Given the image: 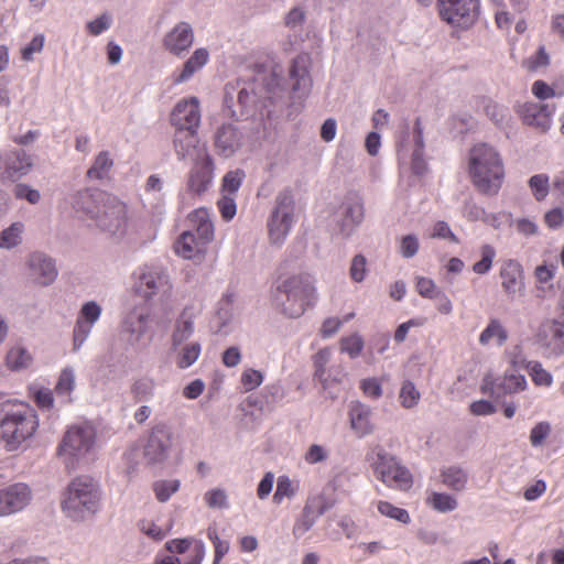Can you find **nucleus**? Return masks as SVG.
Wrapping results in <instances>:
<instances>
[{
    "mask_svg": "<svg viewBox=\"0 0 564 564\" xmlns=\"http://www.w3.org/2000/svg\"><path fill=\"white\" fill-rule=\"evenodd\" d=\"M39 426L37 414L25 403L15 400L0 403V437L8 452L26 449Z\"/></svg>",
    "mask_w": 564,
    "mask_h": 564,
    "instance_id": "f257e3e1",
    "label": "nucleus"
},
{
    "mask_svg": "<svg viewBox=\"0 0 564 564\" xmlns=\"http://www.w3.org/2000/svg\"><path fill=\"white\" fill-rule=\"evenodd\" d=\"M468 173L478 192L494 196L498 194L505 180L502 158L492 145L477 143L469 151Z\"/></svg>",
    "mask_w": 564,
    "mask_h": 564,
    "instance_id": "f03ea898",
    "label": "nucleus"
},
{
    "mask_svg": "<svg viewBox=\"0 0 564 564\" xmlns=\"http://www.w3.org/2000/svg\"><path fill=\"white\" fill-rule=\"evenodd\" d=\"M318 295L314 278L308 273H299L281 280L276 285L274 301L281 312L291 317L302 316L313 307Z\"/></svg>",
    "mask_w": 564,
    "mask_h": 564,
    "instance_id": "7ed1b4c3",
    "label": "nucleus"
},
{
    "mask_svg": "<svg viewBox=\"0 0 564 564\" xmlns=\"http://www.w3.org/2000/svg\"><path fill=\"white\" fill-rule=\"evenodd\" d=\"M101 499L99 482L91 477L79 476L68 484L62 510L70 520L82 522L99 511Z\"/></svg>",
    "mask_w": 564,
    "mask_h": 564,
    "instance_id": "20e7f679",
    "label": "nucleus"
},
{
    "mask_svg": "<svg viewBox=\"0 0 564 564\" xmlns=\"http://www.w3.org/2000/svg\"><path fill=\"white\" fill-rule=\"evenodd\" d=\"M97 432L89 422L72 424L65 431L56 454L67 468L74 469L88 460L96 447Z\"/></svg>",
    "mask_w": 564,
    "mask_h": 564,
    "instance_id": "39448f33",
    "label": "nucleus"
},
{
    "mask_svg": "<svg viewBox=\"0 0 564 564\" xmlns=\"http://www.w3.org/2000/svg\"><path fill=\"white\" fill-rule=\"evenodd\" d=\"M191 229L185 230L174 242L175 252L184 259L203 256L214 239V225L207 208H197L188 215Z\"/></svg>",
    "mask_w": 564,
    "mask_h": 564,
    "instance_id": "423d86ee",
    "label": "nucleus"
},
{
    "mask_svg": "<svg viewBox=\"0 0 564 564\" xmlns=\"http://www.w3.org/2000/svg\"><path fill=\"white\" fill-rule=\"evenodd\" d=\"M93 221L98 229L116 242L131 239L133 235V227L128 218L127 205L111 195L101 199V207Z\"/></svg>",
    "mask_w": 564,
    "mask_h": 564,
    "instance_id": "0eeeda50",
    "label": "nucleus"
},
{
    "mask_svg": "<svg viewBox=\"0 0 564 564\" xmlns=\"http://www.w3.org/2000/svg\"><path fill=\"white\" fill-rule=\"evenodd\" d=\"M295 199L292 191L285 188L278 193L274 206L268 217L267 227L269 241L274 246H282L296 223Z\"/></svg>",
    "mask_w": 564,
    "mask_h": 564,
    "instance_id": "6e6552de",
    "label": "nucleus"
},
{
    "mask_svg": "<svg viewBox=\"0 0 564 564\" xmlns=\"http://www.w3.org/2000/svg\"><path fill=\"white\" fill-rule=\"evenodd\" d=\"M372 469L376 478L392 489L406 491L413 485L410 470L395 456L387 452L377 453Z\"/></svg>",
    "mask_w": 564,
    "mask_h": 564,
    "instance_id": "1a4fd4ad",
    "label": "nucleus"
},
{
    "mask_svg": "<svg viewBox=\"0 0 564 564\" xmlns=\"http://www.w3.org/2000/svg\"><path fill=\"white\" fill-rule=\"evenodd\" d=\"M137 291L145 299L159 296L166 302L172 296V283L169 274L160 267L144 265L138 272Z\"/></svg>",
    "mask_w": 564,
    "mask_h": 564,
    "instance_id": "9d476101",
    "label": "nucleus"
},
{
    "mask_svg": "<svg viewBox=\"0 0 564 564\" xmlns=\"http://www.w3.org/2000/svg\"><path fill=\"white\" fill-rule=\"evenodd\" d=\"M398 155L401 161L410 159L414 174L422 175L427 169L424 159L423 129L419 120L415 121L412 133L406 130L398 143Z\"/></svg>",
    "mask_w": 564,
    "mask_h": 564,
    "instance_id": "9b49d317",
    "label": "nucleus"
},
{
    "mask_svg": "<svg viewBox=\"0 0 564 564\" xmlns=\"http://www.w3.org/2000/svg\"><path fill=\"white\" fill-rule=\"evenodd\" d=\"M311 66V56L305 53L297 55L292 61L289 69V80L293 100L301 101L310 95L313 86Z\"/></svg>",
    "mask_w": 564,
    "mask_h": 564,
    "instance_id": "f8f14e48",
    "label": "nucleus"
},
{
    "mask_svg": "<svg viewBox=\"0 0 564 564\" xmlns=\"http://www.w3.org/2000/svg\"><path fill=\"white\" fill-rule=\"evenodd\" d=\"M479 0H440V14L451 24L467 28L477 18Z\"/></svg>",
    "mask_w": 564,
    "mask_h": 564,
    "instance_id": "ddd939ff",
    "label": "nucleus"
},
{
    "mask_svg": "<svg viewBox=\"0 0 564 564\" xmlns=\"http://www.w3.org/2000/svg\"><path fill=\"white\" fill-rule=\"evenodd\" d=\"M173 445V432L164 425L154 426L143 449V457L148 464L163 463L170 455Z\"/></svg>",
    "mask_w": 564,
    "mask_h": 564,
    "instance_id": "4468645a",
    "label": "nucleus"
},
{
    "mask_svg": "<svg viewBox=\"0 0 564 564\" xmlns=\"http://www.w3.org/2000/svg\"><path fill=\"white\" fill-rule=\"evenodd\" d=\"M33 494L29 485L15 482L0 489V518L17 514L31 503Z\"/></svg>",
    "mask_w": 564,
    "mask_h": 564,
    "instance_id": "2eb2a0df",
    "label": "nucleus"
},
{
    "mask_svg": "<svg viewBox=\"0 0 564 564\" xmlns=\"http://www.w3.org/2000/svg\"><path fill=\"white\" fill-rule=\"evenodd\" d=\"M535 343L547 357L564 355V322L557 319L543 322L535 335Z\"/></svg>",
    "mask_w": 564,
    "mask_h": 564,
    "instance_id": "dca6fc26",
    "label": "nucleus"
},
{
    "mask_svg": "<svg viewBox=\"0 0 564 564\" xmlns=\"http://www.w3.org/2000/svg\"><path fill=\"white\" fill-rule=\"evenodd\" d=\"M335 218L340 235L351 236L365 218L362 199L356 195L347 197L338 207Z\"/></svg>",
    "mask_w": 564,
    "mask_h": 564,
    "instance_id": "f3484780",
    "label": "nucleus"
},
{
    "mask_svg": "<svg viewBox=\"0 0 564 564\" xmlns=\"http://www.w3.org/2000/svg\"><path fill=\"white\" fill-rule=\"evenodd\" d=\"M101 313L102 307L96 301H88L82 305L73 329L74 351H78L88 339Z\"/></svg>",
    "mask_w": 564,
    "mask_h": 564,
    "instance_id": "a211bd4d",
    "label": "nucleus"
},
{
    "mask_svg": "<svg viewBox=\"0 0 564 564\" xmlns=\"http://www.w3.org/2000/svg\"><path fill=\"white\" fill-rule=\"evenodd\" d=\"M173 126L177 132L196 133L200 123L199 101L196 97L180 100L171 115Z\"/></svg>",
    "mask_w": 564,
    "mask_h": 564,
    "instance_id": "6ab92c4d",
    "label": "nucleus"
},
{
    "mask_svg": "<svg viewBox=\"0 0 564 564\" xmlns=\"http://www.w3.org/2000/svg\"><path fill=\"white\" fill-rule=\"evenodd\" d=\"M151 314L144 307H132L121 321V333L127 340L134 345L139 344L149 333L151 327Z\"/></svg>",
    "mask_w": 564,
    "mask_h": 564,
    "instance_id": "aec40b11",
    "label": "nucleus"
},
{
    "mask_svg": "<svg viewBox=\"0 0 564 564\" xmlns=\"http://www.w3.org/2000/svg\"><path fill=\"white\" fill-rule=\"evenodd\" d=\"M194 40L193 26L186 21H180L164 34L162 45L170 54L182 57L193 46Z\"/></svg>",
    "mask_w": 564,
    "mask_h": 564,
    "instance_id": "412c9836",
    "label": "nucleus"
},
{
    "mask_svg": "<svg viewBox=\"0 0 564 564\" xmlns=\"http://www.w3.org/2000/svg\"><path fill=\"white\" fill-rule=\"evenodd\" d=\"M28 275L39 286H48L56 280L58 271L54 260L43 252H33L26 260Z\"/></svg>",
    "mask_w": 564,
    "mask_h": 564,
    "instance_id": "4be33fe9",
    "label": "nucleus"
},
{
    "mask_svg": "<svg viewBox=\"0 0 564 564\" xmlns=\"http://www.w3.org/2000/svg\"><path fill=\"white\" fill-rule=\"evenodd\" d=\"M214 178V163L205 147L197 151L195 164L188 177V189L202 194L208 189Z\"/></svg>",
    "mask_w": 564,
    "mask_h": 564,
    "instance_id": "5701e85b",
    "label": "nucleus"
},
{
    "mask_svg": "<svg viewBox=\"0 0 564 564\" xmlns=\"http://www.w3.org/2000/svg\"><path fill=\"white\" fill-rule=\"evenodd\" d=\"M499 276L502 291L508 300L514 301L524 295V270L517 260L509 259L505 261L500 268Z\"/></svg>",
    "mask_w": 564,
    "mask_h": 564,
    "instance_id": "b1692460",
    "label": "nucleus"
},
{
    "mask_svg": "<svg viewBox=\"0 0 564 564\" xmlns=\"http://www.w3.org/2000/svg\"><path fill=\"white\" fill-rule=\"evenodd\" d=\"M555 106L541 101H527L519 106L518 113L523 122L546 131L551 128Z\"/></svg>",
    "mask_w": 564,
    "mask_h": 564,
    "instance_id": "393cba45",
    "label": "nucleus"
},
{
    "mask_svg": "<svg viewBox=\"0 0 564 564\" xmlns=\"http://www.w3.org/2000/svg\"><path fill=\"white\" fill-rule=\"evenodd\" d=\"M32 167V160L23 150L0 154V176L2 180L17 181L26 175Z\"/></svg>",
    "mask_w": 564,
    "mask_h": 564,
    "instance_id": "a878e982",
    "label": "nucleus"
},
{
    "mask_svg": "<svg viewBox=\"0 0 564 564\" xmlns=\"http://www.w3.org/2000/svg\"><path fill=\"white\" fill-rule=\"evenodd\" d=\"M372 415L373 412L370 405L358 400L349 403L348 417L350 429L357 437L362 438L373 433Z\"/></svg>",
    "mask_w": 564,
    "mask_h": 564,
    "instance_id": "bb28decb",
    "label": "nucleus"
},
{
    "mask_svg": "<svg viewBox=\"0 0 564 564\" xmlns=\"http://www.w3.org/2000/svg\"><path fill=\"white\" fill-rule=\"evenodd\" d=\"M276 82L278 79L272 75L267 87H264L262 83L259 84L258 80L248 83L241 87L238 91V102L242 108V112L248 110L251 106L257 105L262 99H273L276 93L271 88V84Z\"/></svg>",
    "mask_w": 564,
    "mask_h": 564,
    "instance_id": "cd10ccee",
    "label": "nucleus"
},
{
    "mask_svg": "<svg viewBox=\"0 0 564 564\" xmlns=\"http://www.w3.org/2000/svg\"><path fill=\"white\" fill-rule=\"evenodd\" d=\"M332 359V349L326 347L319 349L313 356L314 379L317 380L324 390L328 389L333 383H339L344 377V369L337 368L336 375L327 373Z\"/></svg>",
    "mask_w": 564,
    "mask_h": 564,
    "instance_id": "c85d7f7f",
    "label": "nucleus"
},
{
    "mask_svg": "<svg viewBox=\"0 0 564 564\" xmlns=\"http://www.w3.org/2000/svg\"><path fill=\"white\" fill-rule=\"evenodd\" d=\"M195 333V315L193 310L185 307L176 317L170 334V346L176 347L181 344L191 343Z\"/></svg>",
    "mask_w": 564,
    "mask_h": 564,
    "instance_id": "c756f323",
    "label": "nucleus"
},
{
    "mask_svg": "<svg viewBox=\"0 0 564 564\" xmlns=\"http://www.w3.org/2000/svg\"><path fill=\"white\" fill-rule=\"evenodd\" d=\"M242 133L232 123L223 124L215 133V147L225 158L231 156L242 144Z\"/></svg>",
    "mask_w": 564,
    "mask_h": 564,
    "instance_id": "7c9ffc66",
    "label": "nucleus"
},
{
    "mask_svg": "<svg viewBox=\"0 0 564 564\" xmlns=\"http://www.w3.org/2000/svg\"><path fill=\"white\" fill-rule=\"evenodd\" d=\"M106 196L85 188L76 192L70 197V205L76 213L93 220L101 207V199Z\"/></svg>",
    "mask_w": 564,
    "mask_h": 564,
    "instance_id": "2f4dec72",
    "label": "nucleus"
},
{
    "mask_svg": "<svg viewBox=\"0 0 564 564\" xmlns=\"http://www.w3.org/2000/svg\"><path fill=\"white\" fill-rule=\"evenodd\" d=\"M209 61V52L205 47L196 48L184 62L182 68L173 74V84L180 85L188 82Z\"/></svg>",
    "mask_w": 564,
    "mask_h": 564,
    "instance_id": "473e14b6",
    "label": "nucleus"
},
{
    "mask_svg": "<svg viewBox=\"0 0 564 564\" xmlns=\"http://www.w3.org/2000/svg\"><path fill=\"white\" fill-rule=\"evenodd\" d=\"M170 354L174 357L178 369H187L198 360L202 354V344L197 340H192L176 347L170 346Z\"/></svg>",
    "mask_w": 564,
    "mask_h": 564,
    "instance_id": "72a5a7b5",
    "label": "nucleus"
},
{
    "mask_svg": "<svg viewBox=\"0 0 564 564\" xmlns=\"http://www.w3.org/2000/svg\"><path fill=\"white\" fill-rule=\"evenodd\" d=\"M327 510L325 502L314 505L313 502L306 503L300 518L296 520L293 527V534L295 536H302L316 523L317 519L323 516Z\"/></svg>",
    "mask_w": 564,
    "mask_h": 564,
    "instance_id": "f704fd0d",
    "label": "nucleus"
},
{
    "mask_svg": "<svg viewBox=\"0 0 564 564\" xmlns=\"http://www.w3.org/2000/svg\"><path fill=\"white\" fill-rule=\"evenodd\" d=\"M527 388V379L523 375L514 370H508L494 388L497 397L501 394H512L523 391Z\"/></svg>",
    "mask_w": 564,
    "mask_h": 564,
    "instance_id": "c9c22d12",
    "label": "nucleus"
},
{
    "mask_svg": "<svg viewBox=\"0 0 564 564\" xmlns=\"http://www.w3.org/2000/svg\"><path fill=\"white\" fill-rule=\"evenodd\" d=\"M155 388V379L151 376L143 375L133 380L130 387V392L137 402H149L154 397Z\"/></svg>",
    "mask_w": 564,
    "mask_h": 564,
    "instance_id": "e433bc0d",
    "label": "nucleus"
},
{
    "mask_svg": "<svg viewBox=\"0 0 564 564\" xmlns=\"http://www.w3.org/2000/svg\"><path fill=\"white\" fill-rule=\"evenodd\" d=\"M508 330L498 318H491L488 325L479 335V344L487 346L491 341H496L498 346H502L508 340Z\"/></svg>",
    "mask_w": 564,
    "mask_h": 564,
    "instance_id": "4c0bfd02",
    "label": "nucleus"
},
{
    "mask_svg": "<svg viewBox=\"0 0 564 564\" xmlns=\"http://www.w3.org/2000/svg\"><path fill=\"white\" fill-rule=\"evenodd\" d=\"M310 6L306 2H301L292 7L284 17L285 26L297 33L303 30L308 20Z\"/></svg>",
    "mask_w": 564,
    "mask_h": 564,
    "instance_id": "58836bf2",
    "label": "nucleus"
},
{
    "mask_svg": "<svg viewBox=\"0 0 564 564\" xmlns=\"http://www.w3.org/2000/svg\"><path fill=\"white\" fill-rule=\"evenodd\" d=\"M25 225L22 221H14L0 231V249L11 250L23 241Z\"/></svg>",
    "mask_w": 564,
    "mask_h": 564,
    "instance_id": "ea45409f",
    "label": "nucleus"
},
{
    "mask_svg": "<svg viewBox=\"0 0 564 564\" xmlns=\"http://www.w3.org/2000/svg\"><path fill=\"white\" fill-rule=\"evenodd\" d=\"M113 166V160L108 151H101L96 158L93 165L87 171L89 180H105L108 178L110 171Z\"/></svg>",
    "mask_w": 564,
    "mask_h": 564,
    "instance_id": "a19ab883",
    "label": "nucleus"
},
{
    "mask_svg": "<svg viewBox=\"0 0 564 564\" xmlns=\"http://www.w3.org/2000/svg\"><path fill=\"white\" fill-rule=\"evenodd\" d=\"M441 477L442 482L455 491L464 490L468 480L467 473L463 468L456 466L443 469Z\"/></svg>",
    "mask_w": 564,
    "mask_h": 564,
    "instance_id": "79ce46f5",
    "label": "nucleus"
},
{
    "mask_svg": "<svg viewBox=\"0 0 564 564\" xmlns=\"http://www.w3.org/2000/svg\"><path fill=\"white\" fill-rule=\"evenodd\" d=\"M196 138L195 133L189 132H176L174 139L175 151L180 160H184L188 156H192L195 153V159L197 158V151L200 148H196Z\"/></svg>",
    "mask_w": 564,
    "mask_h": 564,
    "instance_id": "37998d69",
    "label": "nucleus"
},
{
    "mask_svg": "<svg viewBox=\"0 0 564 564\" xmlns=\"http://www.w3.org/2000/svg\"><path fill=\"white\" fill-rule=\"evenodd\" d=\"M6 361L11 370H21L31 366L33 358L26 348L17 345L8 351Z\"/></svg>",
    "mask_w": 564,
    "mask_h": 564,
    "instance_id": "c03bdc74",
    "label": "nucleus"
},
{
    "mask_svg": "<svg viewBox=\"0 0 564 564\" xmlns=\"http://www.w3.org/2000/svg\"><path fill=\"white\" fill-rule=\"evenodd\" d=\"M75 388V371L72 367H66L62 370L55 392L58 398H63V402L69 403L72 401L70 394Z\"/></svg>",
    "mask_w": 564,
    "mask_h": 564,
    "instance_id": "a18cd8bd",
    "label": "nucleus"
},
{
    "mask_svg": "<svg viewBox=\"0 0 564 564\" xmlns=\"http://www.w3.org/2000/svg\"><path fill=\"white\" fill-rule=\"evenodd\" d=\"M421 400V392L415 383L409 379L402 381L399 391L400 405L405 410H412L417 406Z\"/></svg>",
    "mask_w": 564,
    "mask_h": 564,
    "instance_id": "49530a36",
    "label": "nucleus"
},
{
    "mask_svg": "<svg viewBox=\"0 0 564 564\" xmlns=\"http://www.w3.org/2000/svg\"><path fill=\"white\" fill-rule=\"evenodd\" d=\"M245 177L246 173L241 169L227 172L223 178L221 193L236 197V194L240 188Z\"/></svg>",
    "mask_w": 564,
    "mask_h": 564,
    "instance_id": "de8ad7c7",
    "label": "nucleus"
},
{
    "mask_svg": "<svg viewBox=\"0 0 564 564\" xmlns=\"http://www.w3.org/2000/svg\"><path fill=\"white\" fill-rule=\"evenodd\" d=\"M528 185L533 197L538 202H542L546 198L550 192V177L544 173L535 174L529 178Z\"/></svg>",
    "mask_w": 564,
    "mask_h": 564,
    "instance_id": "09e8293b",
    "label": "nucleus"
},
{
    "mask_svg": "<svg viewBox=\"0 0 564 564\" xmlns=\"http://www.w3.org/2000/svg\"><path fill=\"white\" fill-rule=\"evenodd\" d=\"M427 502L434 510L442 513L451 512L458 506L457 500L453 496L442 492H432Z\"/></svg>",
    "mask_w": 564,
    "mask_h": 564,
    "instance_id": "8fccbe9b",
    "label": "nucleus"
},
{
    "mask_svg": "<svg viewBox=\"0 0 564 564\" xmlns=\"http://www.w3.org/2000/svg\"><path fill=\"white\" fill-rule=\"evenodd\" d=\"M481 259L474 263L473 271L476 274H487L491 268L496 258V249L491 245H482L480 248Z\"/></svg>",
    "mask_w": 564,
    "mask_h": 564,
    "instance_id": "3c124183",
    "label": "nucleus"
},
{
    "mask_svg": "<svg viewBox=\"0 0 564 564\" xmlns=\"http://www.w3.org/2000/svg\"><path fill=\"white\" fill-rule=\"evenodd\" d=\"M180 486L181 482L177 479L158 480L153 484L155 498L160 502H166L180 489Z\"/></svg>",
    "mask_w": 564,
    "mask_h": 564,
    "instance_id": "603ef678",
    "label": "nucleus"
},
{
    "mask_svg": "<svg viewBox=\"0 0 564 564\" xmlns=\"http://www.w3.org/2000/svg\"><path fill=\"white\" fill-rule=\"evenodd\" d=\"M297 490V486L290 479L289 476L282 475L279 476L276 482V490L273 495V501L275 503H281L284 498L294 497Z\"/></svg>",
    "mask_w": 564,
    "mask_h": 564,
    "instance_id": "864d4df0",
    "label": "nucleus"
},
{
    "mask_svg": "<svg viewBox=\"0 0 564 564\" xmlns=\"http://www.w3.org/2000/svg\"><path fill=\"white\" fill-rule=\"evenodd\" d=\"M378 511L382 516L394 519L404 524H408L411 521L410 514L405 509L398 508L388 501H379Z\"/></svg>",
    "mask_w": 564,
    "mask_h": 564,
    "instance_id": "5fc2aeb1",
    "label": "nucleus"
},
{
    "mask_svg": "<svg viewBox=\"0 0 564 564\" xmlns=\"http://www.w3.org/2000/svg\"><path fill=\"white\" fill-rule=\"evenodd\" d=\"M364 348V339L358 334H352L340 339V350L347 354L351 359L357 358Z\"/></svg>",
    "mask_w": 564,
    "mask_h": 564,
    "instance_id": "6e6d98bb",
    "label": "nucleus"
},
{
    "mask_svg": "<svg viewBox=\"0 0 564 564\" xmlns=\"http://www.w3.org/2000/svg\"><path fill=\"white\" fill-rule=\"evenodd\" d=\"M527 370L536 386L550 387L552 384V375L542 367L540 361H530Z\"/></svg>",
    "mask_w": 564,
    "mask_h": 564,
    "instance_id": "4d7b16f0",
    "label": "nucleus"
},
{
    "mask_svg": "<svg viewBox=\"0 0 564 564\" xmlns=\"http://www.w3.org/2000/svg\"><path fill=\"white\" fill-rule=\"evenodd\" d=\"M359 388L365 397L372 400L380 399L383 393L381 381L375 377L365 378L360 380Z\"/></svg>",
    "mask_w": 564,
    "mask_h": 564,
    "instance_id": "13d9d810",
    "label": "nucleus"
},
{
    "mask_svg": "<svg viewBox=\"0 0 564 564\" xmlns=\"http://www.w3.org/2000/svg\"><path fill=\"white\" fill-rule=\"evenodd\" d=\"M551 433L550 423L543 421L535 424L530 432V443L533 447H539L544 444L545 440Z\"/></svg>",
    "mask_w": 564,
    "mask_h": 564,
    "instance_id": "bf43d9fd",
    "label": "nucleus"
},
{
    "mask_svg": "<svg viewBox=\"0 0 564 564\" xmlns=\"http://www.w3.org/2000/svg\"><path fill=\"white\" fill-rule=\"evenodd\" d=\"M112 24V18L109 13H102L95 20L89 21L86 29L90 35L98 36L107 31Z\"/></svg>",
    "mask_w": 564,
    "mask_h": 564,
    "instance_id": "052dcab7",
    "label": "nucleus"
},
{
    "mask_svg": "<svg viewBox=\"0 0 564 564\" xmlns=\"http://www.w3.org/2000/svg\"><path fill=\"white\" fill-rule=\"evenodd\" d=\"M205 501L209 508L225 509L228 508L227 494L224 489L214 488L205 494Z\"/></svg>",
    "mask_w": 564,
    "mask_h": 564,
    "instance_id": "680f3d73",
    "label": "nucleus"
},
{
    "mask_svg": "<svg viewBox=\"0 0 564 564\" xmlns=\"http://www.w3.org/2000/svg\"><path fill=\"white\" fill-rule=\"evenodd\" d=\"M484 110L487 117L497 126H502L509 116L507 108L494 101L487 102Z\"/></svg>",
    "mask_w": 564,
    "mask_h": 564,
    "instance_id": "e2e57ef3",
    "label": "nucleus"
},
{
    "mask_svg": "<svg viewBox=\"0 0 564 564\" xmlns=\"http://www.w3.org/2000/svg\"><path fill=\"white\" fill-rule=\"evenodd\" d=\"M263 382V375L261 371L249 368L241 375V384L246 391L257 389Z\"/></svg>",
    "mask_w": 564,
    "mask_h": 564,
    "instance_id": "0e129e2a",
    "label": "nucleus"
},
{
    "mask_svg": "<svg viewBox=\"0 0 564 564\" xmlns=\"http://www.w3.org/2000/svg\"><path fill=\"white\" fill-rule=\"evenodd\" d=\"M218 209L225 220H231L237 213L236 197L223 194L217 202Z\"/></svg>",
    "mask_w": 564,
    "mask_h": 564,
    "instance_id": "69168bd1",
    "label": "nucleus"
},
{
    "mask_svg": "<svg viewBox=\"0 0 564 564\" xmlns=\"http://www.w3.org/2000/svg\"><path fill=\"white\" fill-rule=\"evenodd\" d=\"M420 248L419 239L414 235H406L401 239L400 242V254L405 259L413 258Z\"/></svg>",
    "mask_w": 564,
    "mask_h": 564,
    "instance_id": "338daca9",
    "label": "nucleus"
},
{
    "mask_svg": "<svg viewBox=\"0 0 564 564\" xmlns=\"http://www.w3.org/2000/svg\"><path fill=\"white\" fill-rule=\"evenodd\" d=\"M13 193L18 199H25L30 204H37L41 199L40 192L24 183L17 184L14 186Z\"/></svg>",
    "mask_w": 564,
    "mask_h": 564,
    "instance_id": "774afa93",
    "label": "nucleus"
}]
</instances>
